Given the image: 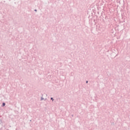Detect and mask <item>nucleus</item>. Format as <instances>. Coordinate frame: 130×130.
<instances>
[{
  "instance_id": "f257e3e1",
  "label": "nucleus",
  "mask_w": 130,
  "mask_h": 130,
  "mask_svg": "<svg viewBox=\"0 0 130 130\" xmlns=\"http://www.w3.org/2000/svg\"><path fill=\"white\" fill-rule=\"evenodd\" d=\"M5 106V103H3V106Z\"/></svg>"
},
{
  "instance_id": "f03ea898",
  "label": "nucleus",
  "mask_w": 130,
  "mask_h": 130,
  "mask_svg": "<svg viewBox=\"0 0 130 130\" xmlns=\"http://www.w3.org/2000/svg\"><path fill=\"white\" fill-rule=\"evenodd\" d=\"M51 100L53 101V98H51Z\"/></svg>"
},
{
  "instance_id": "7ed1b4c3",
  "label": "nucleus",
  "mask_w": 130,
  "mask_h": 130,
  "mask_svg": "<svg viewBox=\"0 0 130 130\" xmlns=\"http://www.w3.org/2000/svg\"><path fill=\"white\" fill-rule=\"evenodd\" d=\"M88 81H86V83H88Z\"/></svg>"
},
{
  "instance_id": "20e7f679",
  "label": "nucleus",
  "mask_w": 130,
  "mask_h": 130,
  "mask_svg": "<svg viewBox=\"0 0 130 130\" xmlns=\"http://www.w3.org/2000/svg\"><path fill=\"white\" fill-rule=\"evenodd\" d=\"M35 11H37V10H35Z\"/></svg>"
}]
</instances>
